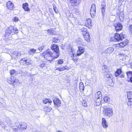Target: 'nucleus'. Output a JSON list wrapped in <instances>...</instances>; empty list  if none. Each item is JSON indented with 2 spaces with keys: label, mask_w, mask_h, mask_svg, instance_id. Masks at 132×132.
Wrapping results in <instances>:
<instances>
[{
  "label": "nucleus",
  "mask_w": 132,
  "mask_h": 132,
  "mask_svg": "<svg viewBox=\"0 0 132 132\" xmlns=\"http://www.w3.org/2000/svg\"><path fill=\"white\" fill-rule=\"evenodd\" d=\"M13 20L15 22H17L19 20V19L18 17H15L13 19Z\"/></svg>",
  "instance_id": "c03bdc74"
},
{
  "label": "nucleus",
  "mask_w": 132,
  "mask_h": 132,
  "mask_svg": "<svg viewBox=\"0 0 132 132\" xmlns=\"http://www.w3.org/2000/svg\"><path fill=\"white\" fill-rule=\"evenodd\" d=\"M22 6L23 8L25 11H30V9L28 7V4L27 3H26L23 4Z\"/></svg>",
  "instance_id": "412c9836"
},
{
  "label": "nucleus",
  "mask_w": 132,
  "mask_h": 132,
  "mask_svg": "<svg viewBox=\"0 0 132 132\" xmlns=\"http://www.w3.org/2000/svg\"><path fill=\"white\" fill-rule=\"evenodd\" d=\"M96 96V99H97V97H98V96Z\"/></svg>",
  "instance_id": "0e129e2a"
},
{
  "label": "nucleus",
  "mask_w": 132,
  "mask_h": 132,
  "mask_svg": "<svg viewBox=\"0 0 132 132\" xmlns=\"http://www.w3.org/2000/svg\"><path fill=\"white\" fill-rule=\"evenodd\" d=\"M39 50V51H38V52H40L42 51V49L41 48V47H40L39 48H38V49L36 50V51H37L38 50Z\"/></svg>",
  "instance_id": "3c124183"
},
{
  "label": "nucleus",
  "mask_w": 132,
  "mask_h": 132,
  "mask_svg": "<svg viewBox=\"0 0 132 132\" xmlns=\"http://www.w3.org/2000/svg\"><path fill=\"white\" fill-rule=\"evenodd\" d=\"M84 36V39L85 40H86L87 42H89V35H86L85 36Z\"/></svg>",
  "instance_id": "e433bc0d"
},
{
  "label": "nucleus",
  "mask_w": 132,
  "mask_h": 132,
  "mask_svg": "<svg viewBox=\"0 0 132 132\" xmlns=\"http://www.w3.org/2000/svg\"><path fill=\"white\" fill-rule=\"evenodd\" d=\"M110 41L113 42H116L117 41V40H116V38L114 36V37H112L111 38Z\"/></svg>",
  "instance_id": "58836bf2"
},
{
  "label": "nucleus",
  "mask_w": 132,
  "mask_h": 132,
  "mask_svg": "<svg viewBox=\"0 0 132 132\" xmlns=\"http://www.w3.org/2000/svg\"><path fill=\"white\" fill-rule=\"evenodd\" d=\"M36 50L34 49H32L28 51V53L29 55H33L36 52Z\"/></svg>",
  "instance_id": "b1692460"
},
{
  "label": "nucleus",
  "mask_w": 132,
  "mask_h": 132,
  "mask_svg": "<svg viewBox=\"0 0 132 132\" xmlns=\"http://www.w3.org/2000/svg\"><path fill=\"white\" fill-rule=\"evenodd\" d=\"M45 46L44 45H42L41 46V48L42 49V50H43L44 48L45 47Z\"/></svg>",
  "instance_id": "6e6d98bb"
},
{
  "label": "nucleus",
  "mask_w": 132,
  "mask_h": 132,
  "mask_svg": "<svg viewBox=\"0 0 132 132\" xmlns=\"http://www.w3.org/2000/svg\"><path fill=\"white\" fill-rule=\"evenodd\" d=\"M105 6H102L101 8V10L102 13L103 14V13L105 11Z\"/></svg>",
  "instance_id": "a18cd8bd"
},
{
  "label": "nucleus",
  "mask_w": 132,
  "mask_h": 132,
  "mask_svg": "<svg viewBox=\"0 0 132 132\" xmlns=\"http://www.w3.org/2000/svg\"><path fill=\"white\" fill-rule=\"evenodd\" d=\"M18 55V53L17 52H13V54L11 55V56L14 57H17Z\"/></svg>",
  "instance_id": "7c9ffc66"
},
{
  "label": "nucleus",
  "mask_w": 132,
  "mask_h": 132,
  "mask_svg": "<svg viewBox=\"0 0 132 132\" xmlns=\"http://www.w3.org/2000/svg\"><path fill=\"white\" fill-rule=\"evenodd\" d=\"M101 5L102 6H105V3L104 2H102V3Z\"/></svg>",
  "instance_id": "8fccbe9b"
},
{
  "label": "nucleus",
  "mask_w": 132,
  "mask_h": 132,
  "mask_svg": "<svg viewBox=\"0 0 132 132\" xmlns=\"http://www.w3.org/2000/svg\"><path fill=\"white\" fill-rule=\"evenodd\" d=\"M80 30L82 32V34L83 36L89 35L87 29L85 27H83V28L81 29Z\"/></svg>",
  "instance_id": "dca6fc26"
},
{
  "label": "nucleus",
  "mask_w": 132,
  "mask_h": 132,
  "mask_svg": "<svg viewBox=\"0 0 132 132\" xmlns=\"http://www.w3.org/2000/svg\"><path fill=\"white\" fill-rule=\"evenodd\" d=\"M119 55H120L124 56V54H119Z\"/></svg>",
  "instance_id": "bf43d9fd"
},
{
  "label": "nucleus",
  "mask_w": 132,
  "mask_h": 132,
  "mask_svg": "<svg viewBox=\"0 0 132 132\" xmlns=\"http://www.w3.org/2000/svg\"><path fill=\"white\" fill-rule=\"evenodd\" d=\"M95 96H97L98 97H97V99H102V95L101 92L100 91L98 92L95 94Z\"/></svg>",
  "instance_id": "5701e85b"
},
{
  "label": "nucleus",
  "mask_w": 132,
  "mask_h": 132,
  "mask_svg": "<svg viewBox=\"0 0 132 132\" xmlns=\"http://www.w3.org/2000/svg\"><path fill=\"white\" fill-rule=\"evenodd\" d=\"M124 17V15L123 14H120L119 16V18L120 19H123Z\"/></svg>",
  "instance_id": "09e8293b"
},
{
  "label": "nucleus",
  "mask_w": 132,
  "mask_h": 132,
  "mask_svg": "<svg viewBox=\"0 0 132 132\" xmlns=\"http://www.w3.org/2000/svg\"><path fill=\"white\" fill-rule=\"evenodd\" d=\"M118 45H119V46H120V47H124L125 46V45H124V43L123 42L118 44Z\"/></svg>",
  "instance_id": "37998d69"
},
{
  "label": "nucleus",
  "mask_w": 132,
  "mask_h": 132,
  "mask_svg": "<svg viewBox=\"0 0 132 132\" xmlns=\"http://www.w3.org/2000/svg\"><path fill=\"white\" fill-rule=\"evenodd\" d=\"M114 27L115 28L117 32H118L122 29L123 26L121 23H116L113 25Z\"/></svg>",
  "instance_id": "423d86ee"
},
{
  "label": "nucleus",
  "mask_w": 132,
  "mask_h": 132,
  "mask_svg": "<svg viewBox=\"0 0 132 132\" xmlns=\"http://www.w3.org/2000/svg\"><path fill=\"white\" fill-rule=\"evenodd\" d=\"M102 99H97L95 101V103L94 105L96 106H99L101 104V100Z\"/></svg>",
  "instance_id": "393cba45"
},
{
  "label": "nucleus",
  "mask_w": 132,
  "mask_h": 132,
  "mask_svg": "<svg viewBox=\"0 0 132 132\" xmlns=\"http://www.w3.org/2000/svg\"><path fill=\"white\" fill-rule=\"evenodd\" d=\"M54 52L52 53V52L48 49L47 50L43 52L42 53L43 55L44 56V58L47 61L51 63L53 58L55 59L54 56H56L54 55Z\"/></svg>",
  "instance_id": "f257e3e1"
},
{
  "label": "nucleus",
  "mask_w": 132,
  "mask_h": 132,
  "mask_svg": "<svg viewBox=\"0 0 132 132\" xmlns=\"http://www.w3.org/2000/svg\"><path fill=\"white\" fill-rule=\"evenodd\" d=\"M11 34V32L10 30V29L9 27L7 29L5 32V35H9Z\"/></svg>",
  "instance_id": "2f4dec72"
},
{
  "label": "nucleus",
  "mask_w": 132,
  "mask_h": 132,
  "mask_svg": "<svg viewBox=\"0 0 132 132\" xmlns=\"http://www.w3.org/2000/svg\"><path fill=\"white\" fill-rule=\"evenodd\" d=\"M104 100L105 102H108L109 101L110 99L107 96H105L104 97Z\"/></svg>",
  "instance_id": "4c0bfd02"
},
{
  "label": "nucleus",
  "mask_w": 132,
  "mask_h": 132,
  "mask_svg": "<svg viewBox=\"0 0 132 132\" xmlns=\"http://www.w3.org/2000/svg\"><path fill=\"white\" fill-rule=\"evenodd\" d=\"M53 7L55 12L57 14L59 13V11L57 9L56 7V6L54 5L53 6Z\"/></svg>",
  "instance_id": "72a5a7b5"
},
{
  "label": "nucleus",
  "mask_w": 132,
  "mask_h": 132,
  "mask_svg": "<svg viewBox=\"0 0 132 132\" xmlns=\"http://www.w3.org/2000/svg\"><path fill=\"white\" fill-rule=\"evenodd\" d=\"M68 1L70 2L71 3H74L75 4L77 3V0H67Z\"/></svg>",
  "instance_id": "a19ab883"
},
{
  "label": "nucleus",
  "mask_w": 132,
  "mask_h": 132,
  "mask_svg": "<svg viewBox=\"0 0 132 132\" xmlns=\"http://www.w3.org/2000/svg\"><path fill=\"white\" fill-rule=\"evenodd\" d=\"M13 6V3L11 1H9L7 3V7L9 10H12L14 9Z\"/></svg>",
  "instance_id": "f8f14e48"
},
{
  "label": "nucleus",
  "mask_w": 132,
  "mask_h": 132,
  "mask_svg": "<svg viewBox=\"0 0 132 132\" xmlns=\"http://www.w3.org/2000/svg\"><path fill=\"white\" fill-rule=\"evenodd\" d=\"M123 42L124 43V45H126L128 43V40L127 39H125L124 41H123Z\"/></svg>",
  "instance_id": "de8ad7c7"
},
{
  "label": "nucleus",
  "mask_w": 132,
  "mask_h": 132,
  "mask_svg": "<svg viewBox=\"0 0 132 132\" xmlns=\"http://www.w3.org/2000/svg\"><path fill=\"white\" fill-rule=\"evenodd\" d=\"M102 71L103 72L106 73L108 71V69L107 66L106 65H104L102 68Z\"/></svg>",
  "instance_id": "bb28decb"
},
{
  "label": "nucleus",
  "mask_w": 132,
  "mask_h": 132,
  "mask_svg": "<svg viewBox=\"0 0 132 132\" xmlns=\"http://www.w3.org/2000/svg\"><path fill=\"white\" fill-rule=\"evenodd\" d=\"M124 76V75L123 74H121L120 76V78H122Z\"/></svg>",
  "instance_id": "4d7b16f0"
},
{
  "label": "nucleus",
  "mask_w": 132,
  "mask_h": 132,
  "mask_svg": "<svg viewBox=\"0 0 132 132\" xmlns=\"http://www.w3.org/2000/svg\"><path fill=\"white\" fill-rule=\"evenodd\" d=\"M47 31H48V32H51H51H52V31H50V30H47Z\"/></svg>",
  "instance_id": "680f3d73"
},
{
  "label": "nucleus",
  "mask_w": 132,
  "mask_h": 132,
  "mask_svg": "<svg viewBox=\"0 0 132 132\" xmlns=\"http://www.w3.org/2000/svg\"><path fill=\"white\" fill-rule=\"evenodd\" d=\"M84 49L82 47H79L78 50L77 52V56L80 55L84 53Z\"/></svg>",
  "instance_id": "4468645a"
},
{
  "label": "nucleus",
  "mask_w": 132,
  "mask_h": 132,
  "mask_svg": "<svg viewBox=\"0 0 132 132\" xmlns=\"http://www.w3.org/2000/svg\"><path fill=\"white\" fill-rule=\"evenodd\" d=\"M85 26L90 29L91 27V20L90 19H87L85 22Z\"/></svg>",
  "instance_id": "ddd939ff"
},
{
  "label": "nucleus",
  "mask_w": 132,
  "mask_h": 132,
  "mask_svg": "<svg viewBox=\"0 0 132 132\" xmlns=\"http://www.w3.org/2000/svg\"><path fill=\"white\" fill-rule=\"evenodd\" d=\"M18 129V128H13V129L14 131Z\"/></svg>",
  "instance_id": "13d9d810"
},
{
  "label": "nucleus",
  "mask_w": 132,
  "mask_h": 132,
  "mask_svg": "<svg viewBox=\"0 0 132 132\" xmlns=\"http://www.w3.org/2000/svg\"><path fill=\"white\" fill-rule=\"evenodd\" d=\"M56 132H63L61 131L60 130H58L56 131Z\"/></svg>",
  "instance_id": "e2e57ef3"
},
{
  "label": "nucleus",
  "mask_w": 132,
  "mask_h": 132,
  "mask_svg": "<svg viewBox=\"0 0 132 132\" xmlns=\"http://www.w3.org/2000/svg\"><path fill=\"white\" fill-rule=\"evenodd\" d=\"M26 123L22 122V123H21V124H20L19 125L20 126H22L24 125H26Z\"/></svg>",
  "instance_id": "603ef678"
},
{
  "label": "nucleus",
  "mask_w": 132,
  "mask_h": 132,
  "mask_svg": "<svg viewBox=\"0 0 132 132\" xmlns=\"http://www.w3.org/2000/svg\"><path fill=\"white\" fill-rule=\"evenodd\" d=\"M8 81H10V84H12L13 86L15 85V83L16 84V83L18 82V80L15 77H13L11 76V78H9L8 79Z\"/></svg>",
  "instance_id": "6e6552de"
},
{
  "label": "nucleus",
  "mask_w": 132,
  "mask_h": 132,
  "mask_svg": "<svg viewBox=\"0 0 132 132\" xmlns=\"http://www.w3.org/2000/svg\"><path fill=\"white\" fill-rule=\"evenodd\" d=\"M114 79L112 78L108 79L107 81L108 84L110 86H112L114 84Z\"/></svg>",
  "instance_id": "f3484780"
},
{
  "label": "nucleus",
  "mask_w": 132,
  "mask_h": 132,
  "mask_svg": "<svg viewBox=\"0 0 132 132\" xmlns=\"http://www.w3.org/2000/svg\"><path fill=\"white\" fill-rule=\"evenodd\" d=\"M127 97L128 99V105L129 106L132 105V92H128L127 93Z\"/></svg>",
  "instance_id": "20e7f679"
},
{
  "label": "nucleus",
  "mask_w": 132,
  "mask_h": 132,
  "mask_svg": "<svg viewBox=\"0 0 132 132\" xmlns=\"http://www.w3.org/2000/svg\"><path fill=\"white\" fill-rule=\"evenodd\" d=\"M23 126H24V127L23 126H20L19 127V126H18V128L19 129H20L21 130H26L27 128V125L26 124V125H24Z\"/></svg>",
  "instance_id": "cd10ccee"
},
{
  "label": "nucleus",
  "mask_w": 132,
  "mask_h": 132,
  "mask_svg": "<svg viewBox=\"0 0 132 132\" xmlns=\"http://www.w3.org/2000/svg\"><path fill=\"white\" fill-rule=\"evenodd\" d=\"M105 77H106L107 78H108V79H110L111 78H112L111 75L110 73H106V74H105Z\"/></svg>",
  "instance_id": "c9c22d12"
},
{
  "label": "nucleus",
  "mask_w": 132,
  "mask_h": 132,
  "mask_svg": "<svg viewBox=\"0 0 132 132\" xmlns=\"http://www.w3.org/2000/svg\"><path fill=\"white\" fill-rule=\"evenodd\" d=\"M127 77L129 79L130 82L132 83V71H129L127 73Z\"/></svg>",
  "instance_id": "aec40b11"
},
{
  "label": "nucleus",
  "mask_w": 132,
  "mask_h": 132,
  "mask_svg": "<svg viewBox=\"0 0 132 132\" xmlns=\"http://www.w3.org/2000/svg\"><path fill=\"white\" fill-rule=\"evenodd\" d=\"M114 36L116 39L117 40V41L122 40L124 39V37L122 34L115 33Z\"/></svg>",
  "instance_id": "0eeeda50"
},
{
  "label": "nucleus",
  "mask_w": 132,
  "mask_h": 132,
  "mask_svg": "<svg viewBox=\"0 0 132 132\" xmlns=\"http://www.w3.org/2000/svg\"><path fill=\"white\" fill-rule=\"evenodd\" d=\"M114 48L112 47H110L108 48L105 50V53L110 54L114 50Z\"/></svg>",
  "instance_id": "6ab92c4d"
},
{
  "label": "nucleus",
  "mask_w": 132,
  "mask_h": 132,
  "mask_svg": "<svg viewBox=\"0 0 132 132\" xmlns=\"http://www.w3.org/2000/svg\"><path fill=\"white\" fill-rule=\"evenodd\" d=\"M11 35H12L14 34H17L18 32V30L15 27H9Z\"/></svg>",
  "instance_id": "9d476101"
},
{
  "label": "nucleus",
  "mask_w": 132,
  "mask_h": 132,
  "mask_svg": "<svg viewBox=\"0 0 132 132\" xmlns=\"http://www.w3.org/2000/svg\"><path fill=\"white\" fill-rule=\"evenodd\" d=\"M59 41V38L55 37L53 39V42L55 43H57Z\"/></svg>",
  "instance_id": "79ce46f5"
},
{
  "label": "nucleus",
  "mask_w": 132,
  "mask_h": 132,
  "mask_svg": "<svg viewBox=\"0 0 132 132\" xmlns=\"http://www.w3.org/2000/svg\"><path fill=\"white\" fill-rule=\"evenodd\" d=\"M122 72L121 69H118L117 70L115 73V75L116 77L118 76Z\"/></svg>",
  "instance_id": "a878e982"
},
{
  "label": "nucleus",
  "mask_w": 132,
  "mask_h": 132,
  "mask_svg": "<svg viewBox=\"0 0 132 132\" xmlns=\"http://www.w3.org/2000/svg\"><path fill=\"white\" fill-rule=\"evenodd\" d=\"M70 49H69V53L71 55L70 56L72 57V56H74L75 55V52L72 49V47H70Z\"/></svg>",
  "instance_id": "4be33fe9"
},
{
  "label": "nucleus",
  "mask_w": 132,
  "mask_h": 132,
  "mask_svg": "<svg viewBox=\"0 0 132 132\" xmlns=\"http://www.w3.org/2000/svg\"><path fill=\"white\" fill-rule=\"evenodd\" d=\"M57 63L58 64H60L63 63V61L62 59H59L57 60Z\"/></svg>",
  "instance_id": "ea45409f"
},
{
  "label": "nucleus",
  "mask_w": 132,
  "mask_h": 132,
  "mask_svg": "<svg viewBox=\"0 0 132 132\" xmlns=\"http://www.w3.org/2000/svg\"><path fill=\"white\" fill-rule=\"evenodd\" d=\"M82 105L84 106H86L87 105V103L85 101H83L82 102Z\"/></svg>",
  "instance_id": "49530a36"
},
{
  "label": "nucleus",
  "mask_w": 132,
  "mask_h": 132,
  "mask_svg": "<svg viewBox=\"0 0 132 132\" xmlns=\"http://www.w3.org/2000/svg\"><path fill=\"white\" fill-rule=\"evenodd\" d=\"M103 113L105 116L110 117L113 116V112L111 108L106 106L103 108Z\"/></svg>",
  "instance_id": "f03ea898"
},
{
  "label": "nucleus",
  "mask_w": 132,
  "mask_h": 132,
  "mask_svg": "<svg viewBox=\"0 0 132 132\" xmlns=\"http://www.w3.org/2000/svg\"><path fill=\"white\" fill-rule=\"evenodd\" d=\"M43 102L45 104L47 103L48 102L50 103L52 102V101L50 99H46L43 101Z\"/></svg>",
  "instance_id": "c756f323"
},
{
  "label": "nucleus",
  "mask_w": 132,
  "mask_h": 132,
  "mask_svg": "<svg viewBox=\"0 0 132 132\" xmlns=\"http://www.w3.org/2000/svg\"><path fill=\"white\" fill-rule=\"evenodd\" d=\"M2 60L1 57L0 56V63L2 62Z\"/></svg>",
  "instance_id": "052dcab7"
},
{
  "label": "nucleus",
  "mask_w": 132,
  "mask_h": 132,
  "mask_svg": "<svg viewBox=\"0 0 132 132\" xmlns=\"http://www.w3.org/2000/svg\"><path fill=\"white\" fill-rule=\"evenodd\" d=\"M129 27L131 33L132 34V24L130 25Z\"/></svg>",
  "instance_id": "864d4df0"
},
{
  "label": "nucleus",
  "mask_w": 132,
  "mask_h": 132,
  "mask_svg": "<svg viewBox=\"0 0 132 132\" xmlns=\"http://www.w3.org/2000/svg\"><path fill=\"white\" fill-rule=\"evenodd\" d=\"M44 109L46 112H48L52 110V108L50 107H46L44 108Z\"/></svg>",
  "instance_id": "c85d7f7f"
},
{
  "label": "nucleus",
  "mask_w": 132,
  "mask_h": 132,
  "mask_svg": "<svg viewBox=\"0 0 132 132\" xmlns=\"http://www.w3.org/2000/svg\"><path fill=\"white\" fill-rule=\"evenodd\" d=\"M79 88L80 90L81 89L82 90H84V84L82 82H80L79 84Z\"/></svg>",
  "instance_id": "473e14b6"
},
{
  "label": "nucleus",
  "mask_w": 132,
  "mask_h": 132,
  "mask_svg": "<svg viewBox=\"0 0 132 132\" xmlns=\"http://www.w3.org/2000/svg\"><path fill=\"white\" fill-rule=\"evenodd\" d=\"M25 62V63L27 65L31 64V60L29 57H26L24 58L21 59L20 61V63L23 62Z\"/></svg>",
  "instance_id": "39448f33"
},
{
  "label": "nucleus",
  "mask_w": 132,
  "mask_h": 132,
  "mask_svg": "<svg viewBox=\"0 0 132 132\" xmlns=\"http://www.w3.org/2000/svg\"><path fill=\"white\" fill-rule=\"evenodd\" d=\"M45 66V64L44 63L41 64L40 65V66L41 67H43Z\"/></svg>",
  "instance_id": "5fc2aeb1"
},
{
  "label": "nucleus",
  "mask_w": 132,
  "mask_h": 132,
  "mask_svg": "<svg viewBox=\"0 0 132 132\" xmlns=\"http://www.w3.org/2000/svg\"><path fill=\"white\" fill-rule=\"evenodd\" d=\"M16 71L14 69L11 70L10 71V73L11 75H15L16 73Z\"/></svg>",
  "instance_id": "f704fd0d"
},
{
  "label": "nucleus",
  "mask_w": 132,
  "mask_h": 132,
  "mask_svg": "<svg viewBox=\"0 0 132 132\" xmlns=\"http://www.w3.org/2000/svg\"><path fill=\"white\" fill-rule=\"evenodd\" d=\"M102 125L104 128L106 129L108 127V125L105 119L104 118H102Z\"/></svg>",
  "instance_id": "2eb2a0df"
},
{
  "label": "nucleus",
  "mask_w": 132,
  "mask_h": 132,
  "mask_svg": "<svg viewBox=\"0 0 132 132\" xmlns=\"http://www.w3.org/2000/svg\"><path fill=\"white\" fill-rule=\"evenodd\" d=\"M53 102L55 105L59 106L61 105V103L59 100L56 97H54L53 99Z\"/></svg>",
  "instance_id": "9b49d317"
},
{
  "label": "nucleus",
  "mask_w": 132,
  "mask_h": 132,
  "mask_svg": "<svg viewBox=\"0 0 132 132\" xmlns=\"http://www.w3.org/2000/svg\"><path fill=\"white\" fill-rule=\"evenodd\" d=\"M96 6L95 4H93L91 5L90 14L91 16L93 17L95 14Z\"/></svg>",
  "instance_id": "1a4fd4ad"
},
{
  "label": "nucleus",
  "mask_w": 132,
  "mask_h": 132,
  "mask_svg": "<svg viewBox=\"0 0 132 132\" xmlns=\"http://www.w3.org/2000/svg\"><path fill=\"white\" fill-rule=\"evenodd\" d=\"M55 68L56 70H57L59 71H61L67 69L68 67L67 66H65L61 68H57L55 67Z\"/></svg>",
  "instance_id": "a211bd4d"
},
{
  "label": "nucleus",
  "mask_w": 132,
  "mask_h": 132,
  "mask_svg": "<svg viewBox=\"0 0 132 132\" xmlns=\"http://www.w3.org/2000/svg\"><path fill=\"white\" fill-rule=\"evenodd\" d=\"M51 48L56 54V56H54V58H57L58 57L60 54V53L59 52V50L58 46L57 45L54 44L53 45Z\"/></svg>",
  "instance_id": "7ed1b4c3"
}]
</instances>
